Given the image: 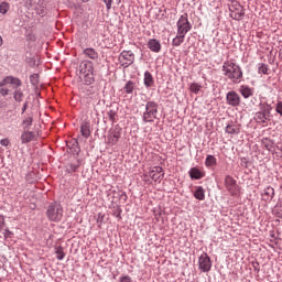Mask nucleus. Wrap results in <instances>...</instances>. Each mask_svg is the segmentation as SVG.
Wrapping results in <instances>:
<instances>
[{"label": "nucleus", "mask_w": 282, "mask_h": 282, "mask_svg": "<svg viewBox=\"0 0 282 282\" xmlns=\"http://www.w3.org/2000/svg\"><path fill=\"white\" fill-rule=\"evenodd\" d=\"M223 74L231 80V83H235L238 85V83H241V79L243 78V72H241V67L237 65L234 61H226L223 64Z\"/></svg>", "instance_id": "obj_1"}, {"label": "nucleus", "mask_w": 282, "mask_h": 282, "mask_svg": "<svg viewBox=\"0 0 282 282\" xmlns=\"http://www.w3.org/2000/svg\"><path fill=\"white\" fill-rule=\"evenodd\" d=\"M21 87V80L14 77H6L0 82V94L1 96H8L10 94V89H17Z\"/></svg>", "instance_id": "obj_2"}, {"label": "nucleus", "mask_w": 282, "mask_h": 282, "mask_svg": "<svg viewBox=\"0 0 282 282\" xmlns=\"http://www.w3.org/2000/svg\"><path fill=\"white\" fill-rule=\"evenodd\" d=\"M79 73L84 76L87 85H91V83H94V64L91 62H82L79 65Z\"/></svg>", "instance_id": "obj_3"}, {"label": "nucleus", "mask_w": 282, "mask_h": 282, "mask_svg": "<svg viewBox=\"0 0 282 282\" xmlns=\"http://www.w3.org/2000/svg\"><path fill=\"white\" fill-rule=\"evenodd\" d=\"M229 17L235 21H241L246 15V10L243 9V6H241L237 0L231 1V3L229 4Z\"/></svg>", "instance_id": "obj_4"}, {"label": "nucleus", "mask_w": 282, "mask_h": 282, "mask_svg": "<svg viewBox=\"0 0 282 282\" xmlns=\"http://www.w3.org/2000/svg\"><path fill=\"white\" fill-rule=\"evenodd\" d=\"M158 118V104L155 101H148L145 105V112L143 113L144 122H153Z\"/></svg>", "instance_id": "obj_5"}, {"label": "nucleus", "mask_w": 282, "mask_h": 282, "mask_svg": "<svg viewBox=\"0 0 282 282\" xmlns=\"http://www.w3.org/2000/svg\"><path fill=\"white\" fill-rule=\"evenodd\" d=\"M176 26H177V33L183 34L185 36H186V34H188V32H191V30H193V25L188 21L187 13H184L183 15L180 17V19L176 23Z\"/></svg>", "instance_id": "obj_6"}, {"label": "nucleus", "mask_w": 282, "mask_h": 282, "mask_svg": "<svg viewBox=\"0 0 282 282\" xmlns=\"http://www.w3.org/2000/svg\"><path fill=\"white\" fill-rule=\"evenodd\" d=\"M50 221H61L63 219V207L58 204L51 205L46 210Z\"/></svg>", "instance_id": "obj_7"}, {"label": "nucleus", "mask_w": 282, "mask_h": 282, "mask_svg": "<svg viewBox=\"0 0 282 282\" xmlns=\"http://www.w3.org/2000/svg\"><path fill=\"white\" fill-rule=\"evenodd\" d=\"M26 8L34 10L36 14H45V0H26Z\"/></svg>", "instance_id": "obj_8"}, {"label": "nucleus", "mask_w": 282, "mask_h": 282, "mask_svg": "<svg viewBox=\"0 0 282 282\" xmlns=\"http://www.w3.org/2000/svg\"><path fill=\"white\" fill-rule=\"evenodd\" d=\"M133 61H135V54L131 51H122L119 55V62L122 67H129V65H133Z\"/></svg>", "instance_id": "obj_9"}, {"label": "nucleus", "mask_w": 282, "mask_h": 282, "mask_svg": "<svg viewBox=\"0 0 282 282\" xmlns=\"http://www.w3.org/2000/svg\"><path fill=\"white\" fill-rule=\"evenodd\" d=\"M198 265L199 270L202 272H210V269L213 268V262L210 261V257H208V253L204 252L198 258Z\"/></svg>", "instance_id": "obj_10"}, {"label": "nucleus", "mask_w": 282, "mask_h": 282, "mask_svg": "<svg viewBox=\"0 0 282 282\" xmlns=\"http://www.w3.org/2000/svg\"><path fill=\"white\" fill-rule=\"evenodd\" d=\"M225 186L228 193H230L232 196L239 195V186L232 176L228 175L225 177Z\"/></svg>", "instance_id": "obj_11"}, {"label": "nucleus", "mask_w": 282, "mask_h": 282, "mask_svg": "<svg viewBox=\"0 0 282 282\" xmlns=\"http://www.w3.org/2000/svg\"><path fill=\"white\" fill-rule=\"evenodd\" d=\"M149 175L153 182H159L160 184L164 180V170L162 166H155L149 172Z\"/></svg>", "instance_id": "obj_12"}, {"label": "nucleus", "mask_w": 282, "mask_h": 282, "mask_svg": "<svg viewBox=\"0 0 282 282\" xmlns=\"http://www.w3.org/2000/svg\"><path fill=\"white\" fill-rule=\"evenodd\" d=\"M227 105H230V107H239L241 105V97H239V94L236 91H229L227 93Z\"/></svg>", "instance_id": "obj_13"}, {"label": "nucleus", "mask_w": 282, "mask_h": 282, "mask_svg": "<svg viewBox=\"0 0 282 282\" xmlns=\"http://www.w3.org/2000/svg\"><path fill=\"white\" fill-rule=\"evenodd\" d=\"M148 47L151 52H154L155 54H158L162 50V44H160V41L155 39H151L148 42Z\"/></svg>", "instance_id": "obj_14"}, {"label": "nucleus", "mask_w": 282, "mask_h": 282, "mask_svg": "<svg viewBox=\"0 0 282 282\" xmlns=\"http://www.w3.org/2000/svg\"><path fill=\"white\" fill-rule=\"evenodd\" d=\"M226 133H229L230 135H237L239 133H241V126L237 124V123H229L226 128H225Z\"/></svg>", "instance_id": "obj_15"}, {"label": "nucleus", "mask_w": 282, "mask_h": 282, "mask_svg": "<svg viewBox=\"0 0 282 282\" xmlns=\"http://www.w3.org/2000/svg\"><path fill=\"white\" fill-rule=\"evenodd\" d=\"M120 135H122L119 131L110 132L108 135V144H111L113 147L115 144H118V141L120 140Z\"/></svg>", "instance_id": "obj_16"}, {"label": "nucleus", "mask_w": 282, "mask_h": 282, "mask_svg": "<svg viewBox=\"0 0 282 282\" xmlns=\"http://www.w3.org/2000/svg\"><path fill=\"white\" fill-rule=\"evenodd\" d=\"M262 198L264 202H272L274 199V189L271 186L264 188Z\"/></svg>", "instance_id": "obj_17"}, {"label": "nucleus", "mask_w": 282, "mask_h": 282, "mask_svg": "<svg viewBox=\"0 0 282 282\" xmlns=\"http://www.w3.org/2000/svg\"><path fill=\"white\" fill-rule=\"evenodd\" d=\"M36 138V134L34 132H22L21 134V142L22 144H28L29 142H32Z\"/></svg>", "instance_id": "obj_18"}, {"label": "nucleus", "mask_w": 282, "mask_h": 282, "mask_svg": "<svg viewBox=\"0 0 282 282\" xmlns=\"http://www.w3.org/2000/svg\"><path fill=\"white\" fill-rule=\"evenodd\" d=\"M84 54L86 58H90V61H98V52L93 47H88L84 50Z\"/></svg>", "instance_id": "obj_19"}, {"label": "nucleus", "mask_w": 282, "mask_h": 282, "mask_svg": "<svg viewBox=\"0 0 282 282\" xmlns=\"http://www.w3.org/2000/svg\"><path fill=\"white\" fill-rule=\"evenodd\" d=\"M145 87H153L155 85V79L153 78V75L150 72L144 73V79H143Z\"/></svg>", "instance_id": "obj_20"}, {"label": "nucleus", "mask_w": 282, "mask_h": 282, "mask_svg": "<svg viewBox=\"0 0 282 282\" xmlns=\"http://www.w3.org/2000/svg\"><path fill=\"white\" fill-rule=\"evenodd\" d=\"M188 173L192 180H202L204 177V172L197 167H192Z\"/></svg>", "instance_id": "obj_21"}, {"label": "nucleus", "mask_w": 282, "mask_h": 282, "mask_svg": "<svg viewBox=\"0 0 282 282\" xmlns=\"http://www.w3.org/2000/svg\"><path fill=\"white\" fill-rule=\"evenodd\" d=\"M239 91L241 96H243V98H250V96L254 94V90H252V88L245 85L240 86Z\"/></svg>", "instance_id": "obj_22"}, {"label": "nucleus", "mask_w": 282, "mask_h": 282, "mask_svg": "<svg viewBox=\"0 0 282 282\" xmlns=\"http://www.w3.org/2000/svg\"><path fill=\"white\" fill-rule=\"evenodd\" d=\"M80 133L84 138H89V135H91V130L89 129V122L82 123Z\"/></svg>", "instance_id": "obj_23"}, {"label": "nucleus", "mask_w": 282, "mask_h": 282, "mask_svg": "<svg viewBox=\"0 0 282 282\" xmlns=\"http://www.w3.org/2000/svg\"><path fill=\"white\" fill-rule=\"evenodd\" d=\"M194 197L196 199H199V202H204V199H206V192L204 191V187L202 186L197 187L194 193Z\"/></svg>", "instance_id": "obj_24"}, {"label": "nucleus", "mask_w": 282, "mask_h": 282, "mask_svg": "<svg viewBox=\"0 0 282 282\" xmlns=\"http://www.w3.org/2000/svg\"><path fill=\"white\" fill-rule=\"evenodd\" d=\"M184 39H186V35L177 33V35L172 41V45H174V47H180V45L184 43Z\"/></svg>", "instance_id": "obj_25"}, {"label": "nucleus", "mask_w": 282, "mask_h": 282, "mask_svg": "<svg viewBox=\"0 0 282 282\" xmlns=\"http://www.w3.org/2000/svg\"><path fill=\"white\" fill-rule=\"evenodd\" d=\"M258 73L264 74V76H270V67L267 64H258Z\"/></svg>", "instance_id": "obj_26"}, {"label": "nucleus", "mask_w": 282, "mask_h": 282, "mask_svg": "<svg viewBox=\"0 0 282 282\" xmlns=\"http://www.w3.org/2000/svg\"><path fill=\"white\" fill-rule=\"evenodd\" d=\"M205 165L207 167L216 166L217 165V159L214 155L208 154L205 160Z\"/></svg>", "instance_id": "obj_27"}, {"label": "nucleus", "mask_w": 282, "mask_h": 282, "mask_svg": "<svg viewBox=\"0 0 282 282\" xmlns=\"http://www.w3.org/2000/svg\"><path fill=\"white\" fill-rule=\"evenodd\" d=\"M189 91H192V94H199V91H202V85L197 83H192L189 85Z\"/></svg>", "instance_id": "obj_28"}, {"label": "nucleus", "mask_w": 282, "mask_h": 282, "mask_svg": "<svg viewBox=\"0 0 282 282\" xmlns=\"http://www.w3.org/2000/svg\"><path fill=\"white\" fill-rule=\"evenodd\" d=\"M13 98L15 102H23V91H21V89H17L13 94Z\"/></svg>", "instance_id": "obj_29"}, {"label": "nucleus", "mask_w": 282, "mask_h": 282, "mask_svg": "<svg viewBox=\"0 0 282 282\" xmlns=\"http://www.w3.org/2000/svg\"><path fill=\"white\" fill-rule=\"evenodd\" d=\"M133 89H135V84L133 82H128L124 86L126 94H133Z\"/></svg>", "instance_id": "obj_30"}, {"label": "nucleus", "mask_w": 282, "mask_h": 282, "mask_svg": "<svg viewBox=\"0 0 282 282\" xmlns=\"http://www.w3.org/2000/svg\"><path fill=\"white\" fill-rule=\"evenodd\" d=\"M8 10H10V4H8V2H1L0 14H6Z\"/></svg>", "instance_id": "obj_31"}, {"label": "nucleus", "mask_w": 282, "mask_h": 282, "mask_svg": "<svg viewBox=\"0 0 282 282\" xmlns=\"http://www.w3.org/2000/svg\"><path fill=\"white\" fill-rule=\"evenodd\" d=\"M256 118H257V120H259V122H262L263 124L268 120V118L265 117V113H263V112H258Z\"/></svg>", "instance_id": "obj_32"}, {"label": "nucleus", "mask_w": 282, "mask_h": 282, "mask_svg": "<svg viewBox=\"0 0 282 282\" xmlns=\"http://www.w3.org/2000/svg\"><path fill=\"white\" fill-rule=\"evenodd\" d=\"M32 122H33L32 115H29V116L23 120V124H24L25 127H32Z\"/></svg>", "instance_id": "obj_33"}, {"label": "nucleus", "mask_w": 282, "mask_h": 282, "mask_svg": "<svg viewBox=\"0 0 282 282\" xmlns=\"http://www.w3.org/2000/svg\"><path fill=\"white\" fill-rule=\"evenodd\" d=\"M58 261H63L65 259V252H63V248L56 250Z\"/></svg>", "instance_id": "obj_34"}, {"label": "nucleus", "mask_w": 282, "mask_h": 282, "mask_svg": "<svg viewBox=\"0 0 282 282\" xmlns=\"http://www.w3.org/2000/svg\"><path fill=\"white\" fill-rule=\"evenodd\" d=\"M107 10H111V7L113 6V0H102Z\"/></svg>", "instance_id": "obj_35"}, {"label": "nucleus", "mask_w": 282, "mask_h": 282, "mask_svg": "<svg viewBox=\"0 0 282 282\" xmlns=\"http://www.w3.org/2000/svg\"><path fill=\"white\" fill-rule=\"evenodd\" d=\"M119 282H132V280H131V276H129V275H122L119 279Z\"/></svg>", "instance_id": "obj_36"}, {"label": "nucleus", "mask_w": 282, "mask_h": 282, "mask_svg": "<svg viewBox=\"0 0 282 282\" xmlns=\"http://www.w3.org/2000/svg\"><path fill=\"white\" fill-rule=\"evenodd\" d=\"M276 113L282 116V101H279L275 108Z\"/></svg>", "instance_id": "obj_37"}, {"label": "nucleus", "mask_w": 282, "mask_h": 282, "mask_svg": "<svg viewBox=\"0 0 282 282\" xmlns=\"http://www.w3.org/2000/svg\"><path fill=\"white\" fill-rule=\"evenodd\" d=\"M3 226H6V219L3 216H0V230H3Z\"/></svg>", "instance_id": "obj_38"}, {"label": "nucleus", "mask_w": 282, "mask_h": 282, "mask_svg": "<svg viewBox=\"0 0 282 282\" xmlns=\"http://www.w3.org/2000/svg\"><path fill=\"white\" fill-rule=\"evenodd\" d=\"M1 144H2V147H8V144H9L8 139L1 140Z\"/></svg>", "instance_id": "obj_39"}, {"label": "nucleus", "mask_w": 282, "mask_h": 282, "mask_svg": "<svg viewBox=\"0 0 282 282\" xmlns=\"http://www.w3.org/2000/svg\"><path fill=\"white\" fill-rule=\"evenodd\" d=\"M26 109H28V102H24L23 108H22V113H25Z\"/></svg>", "instance_id": "obj_40"}, {"label": "nucleus", "mask_w": 282, "mask_h": 282, "mask_svg": "<svg viewBox=\"0 0 282 282\" xmlns=\"http://www.w3.org/2000/svg\"><path fill=\"white\" fill-rule=\"evenodd\" d=\"M78 169V166H76V165H70V171H76Z\"/></svg>", "instance_id": "obj_41"}, {"label": "nucleus", "mask_w": 282, "mask_h": 282, "mask_svg": "<svg viewBox=\"0 0 282 282\" xmlns=\"http://www.w3.org/2000/svg\"><path fill=\"white\" fill-rule=\"evenodd\" d=\"M1 45H3V37H1V35H0V47H1Z\"/></svg>", "instance_id": "obj_42"}, {"label": "nucleus", "mask_w": 282, "mask_h": 282, "mask_svg": "<svg viewBox=\"0 0 282 282\" xmlns=\"http://www.w3.org/2000/svg\"><path fill=\"white\" fill-rule=\"evenodd\" d=\"M117 6H120L122 3V0H116Z\"/></svg>", "instance_id": "obj_43"}]
</instances>
